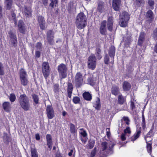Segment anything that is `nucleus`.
I'll return each instance as SVG.
<instances>
[{
  "mask_svg": "<svg viewBox=\"0 0 157 157\" xmlns=\"http://www.w3.org/2000/svg\"><path fill=\"white\" fill-rule=\"evenodd\" d=\"M141 134V131L140 130H137L136 132L131 137V140L132 141L135 140L138 138L140 136Z\"/></svg>",
  "mask_w": 157,
  "mask_h": 157,
  "instance_id": "b1692460",
  "label": "nucleus"
},
{
  "mask_svg": "<svg viewBox=\"0 0 157 157\" xmlns=\"http://www.w3.org/2000/svg\"><path fill=\"white\" fill-rule=\"evenodd\" d=\"M123 119L125 122V123L129 125V124L130 121L128 117H123Z\"/></svg>",
  "mask_w": 157,
  "mask_h": 157,
  "instance_id": "49530a36",
  "label": "nucleus"
},
{
  "mask_svg": "<svg viewBox=\"0 0 157 157\" xmlns=\"http://www.w3.org/2000/svg\"><path fill=\"white\" fill-rule=\"evenodd\" d=\"M145 37V34L144 32H141L139 36V39L144 41Z\"/></svg>",
  "mask_w": 157,
  "mask_h": 157,
  "instance_id": "3c124183",
  "label": "nucleus"
},
{
  "mask_svg": "<svg viewBox=\"0 0 157 157\" xmlns=\"http://www.w3.org/2000/svg\"><path fill=\"white\" fill-rule=\"evenodd\" d=\"M113 18L112 17H109L108 19L107 24H113Z\"/></svg>",
  "mask_w": 157,
  "mask_h": 157,
  "instance_id": "603ef678",
  "label": "nucleus"
},
{
  "mask_svg": "<svg viewBox=\"0 0 157 157\" xmlns=\"http://www.w3.org/2000/svg\"><path fill=\"white\" fill-rule=\"evenodd\" d=\"M121 0H113L112 7L115 11H118L120 8Z\"/></svg>",
  "mask_w": 157,
  "mask_h": 157,
  "instance_id": "ddd939ff",
  "label": "nucleus"
},
{
  "mask_svg": "<svg viewBox=\"0 0 157 157\" xmlns=\"http://www.w3.org/2000/svg\"><path fill=\"white\" fill-rule=\"evenodd\" d=\"M57 3V0H51V2L49 4V6L53 8L54 6H56Z\"/></svg>",
  "mask_w": 157,
  "mask_h": 157,
  "instance_id": "58836bf2",
  "label": "nucleus"
},
{
  "mask_svg": "<svg viewBox=\"0 0 157 157\" xmlns=\"http://www.w3.org/2000/svg\"><path fill=\"white\" fill-rule=\"evenodd\" d=\"M128 21L120 19L119 24L121 26L123 27H125L127 25V22Z\"/></svg>",
  "mask_w": 157,
  "mask_h": 157,
  "instance_id": "2f4dec72",
  "label": "nucleus"
},
{
  "mask_svg": "<svg viewBox=\"0 0 157 157\" xmlns=\"http://www.w3.org/2000/svg\"><path fill=\"white\" fill-rule=\"evenodd\" d=\"M83 80L82 74L78 72L75 75V83L76 87H80L83 83Z\"/></svg>",
  "mask_w": 157,
  "mask_h": 157,
  "instance_id": "423d86ee",
  "label": "nucleus"
},
{
  "mask_svg": "<svg viewBox=\"0 0 157 157\" xmlns=\"http://www.w3.org/2000/svg\"><path fill=\"white\" fill-rule=\"evenodd\" d=\"M19 102L21 106L25 111L29 110L30 105L29 98L25 94H21L19 98Z\"/></svg>",
  "mask_w": 157,
  "mask_h": 157,
  "instance_id": "f03ea898",
  "label": "nucleus"
},
{
  "mask_svg": "<svg viewBox=\"0 0 157 157\" xmlns=\"http://www.w3.org/2000/svg\"><path fill=\"white\" fill-rule=\"evenodd\" d=\"M8 35L13 46L14 47H16L17 45V37L15 33L10 30L8 32Z\"/></svg>",
  "mask_w": 157,
  "mask_h": 157,
  "instance_id": "1a4fd4ad",
  "label": "nucleus"
},
{
  "mask_svg": "<svg viewBox=\"0 0 157 157\" xmlns=\"http://www.w3.org/2000/svg\"><path fill=\"white\" fill-rule=\"evenodd\" d=\"M131 87L130 84L127 81H124L123 84V88L124 91H127L130 90Z\"/></svg>",
  "mask_w": 157,
  "mask_h": 157,
  "instance_id": "6ab92c4d",
  "label": "nucleus"
},
{
  "mask_svg": "<svg viewBox=\"0 0 157 157\" xmlns=\"http://www.w3.org/2000/svg\"><path fill=\"white\" fill-rule=\"evenodd\" d=\"M125 135L126 134L124 133H123L122 134L121 136V139L122 140L124 141L126 139Z\"/></svg>",
  "mask_w": 157,
  "mask_h": 157,
  "instance_id": "0e129e2a",
  "label": "nucleus"
},
{
  "mask_svg": "<svg viewBox=\"0 0 157 157\" xmlns=\"http://www.w3.org/2000/svg\"><path fill=\"white\" fill-rule=\"evenodd\" d=\"M111 93L115 95H118L119 92V87L116 86H113L111 90Z\"/></svg>",
  "mask_w": 157,
  "mask_h": 157,
  "instance_id": "f3484780",
  "label": "nucleus"
},
{
  "mask_svg": "<svg viewBox=\"0 0 157 157\" xmlns=\"http://www.w3.org/2000/svg\"><path fill=\"white\" fill-rule=\"evenodd\" d=\"M153 36L154 37H157V28L155 29L153 32Z\"/></svg>",
  "mask_w": 157,
  "mask_h": 157,
  "instance_id": "338daca9",
  "label": "nucleus"
},
{
  "mask_svg": "<svg viewBox=\"0 0 157 157\" xmlns=\"http://www.w3.org/2000/svg\"><path fill=\"white\" fill-rule=\"evenodd\" d=\"M54 32L52 30L48 31L47 33V37L48 42L51 44H52L54 42Z\"/></svg>",
  "mask_w": 157,
  "mask_h": 157,
  "instance_id": "9b49d317",
  "label": "nucleus"
},
{
  "mask_svg": "<svg viewBox=\"0 0 157 157\" xmlns=\"http://www.w3.org/2000/svg\"><path fill=\"white\" fill-rule=\"evenodd\" d=\"M87 82L88 84L91 85H94V83L93 82L92 79L91 78H88L87 79Z\"/></svg>",
  "mask_w": 157,
  "mask_h": 157,
  "instance_id": "4d7b16f0",
  "label": "nucleus"
},
{
  "mask_svg": "<svg viewBox=\"0 0 157 157\" xmlns=\"http://www.w3.org/2000/svg\"><path fill=\"white\" fill-rule=\"evenodd\" d=\"M81 141L84 144H85L86 143V142L87 141V139H86V137H81Z\"/></svg>",
  "mask_w": 157,
  "mask_h": 157,
  "instance_id": "680f3d73",
  "label": "nucleus"
},
{
  "mask_svg": "<svg viewBox=\"0 0 157 157\" xmlns=\"http://www.w3.org/2000/svg\"><path fill=\"white\" fill-rule=\"evenodd\" d=\"M94 107L95 109L98 110L100 109L101 107L100 101L99 98H97V100L96 103L94 104Z\"/></svg>",
  "mask_w": 157,
  "mask_h": 157,
  "instance_id": "c756f323",
  "label": "nucleus"
},
{
  "mask_svg": "<svg viewBox=\"0 0 157 157\" xmlns=\"http://www.w3.org/2000/svg\"><path fill=\"white\" fill-rule=\"evenodd\" d=\"M86 16L82 12L79 13L76 17L75 21L77 27L79 29H83L86 25Z\"/></svg>",
  "mask_w": 157,
  "mask_h": 157,
  "instance_id": "f257e3e1",
  "label": "nucleus"
},
{
  "mask_svg": "<svg viewBox=\"0 0 157 157\" xmlns=\"http://www.w3.org/2000/svg\"><path fill=\"white\" fill-rule=\"evenodd\" d=\"M47 141L52 140L51 135L50 134H48L46 136Z\"/></svg>",
  "mask_w": 157,
  "mask_h": 157,
  "instance_id": "bf43d9fd",
  "label": "nucleus"
},
{
  "mask_svg": "<svg viewBox=\"0 0 157 157\" xmlns=\"http://www.w3.org/2000/svg\"><path fill=\"white\" fill-rule=\"evenodd\" d=\"M32 96L35 103L36 104H38L39 101L38 96L35 94H33L32 95Z\"/></svg>",
  "mask_w": 157,
  "mask_h": 157,
  "instance_id": "c9c22d12",
  "label": "nucleus"
},
{
  "mask_svg": "<svg viewBox=\"0 0 157 157\" xmlns=\"http://www.w3.org/2000/svg\"><path fill=\"white\" fill-rule=\"evenodd\" d=\"M75 150L74 149L71 150L68 153L69 156H71L73 155H74L75 154Z\"/></svg>",
  "mask_w": 157,
  "mask_h": 157,
  "instance_id": "6e6d98bb",
  "label": "nucleus"
},
{
  "mask_svg": "<svg viewBox=\"0 0 157 157\" xmlns=\"http://www.w3.org/2000/svg\"><path fill=\"white\" fill-rule=\"evenodd\" d=\"M109 54L110 57L112 58V60L110 62L112 64L114 63V57L115 54V48L113 46H111L109 48Z\"/></svg>",
  "mask_w": 157,
  "mask_h": 157,
  "instance_id": "2eb2a0df",
  "label": "nucleus"
},
{
  "mask_svg": "<svg viewBox=\"0 0 157 157\" xmlns=\"http://www.w3.org/2000/svg\"><path fill=\"white\" fill-rule=\"evenodd\" d=\"M37 21L39 24L45 22L44 17L41 16H38L37 17Z\"/></svg>",
  "mask_w": 157,
  "mask_h": 157,
  "instance_id": "e433bc0d",
  "label": "nucleus"
},
{
  "mask_svg": "<svg viewBox=\"0 0 157 157\" xmlns=\"http://www.w3.org/2000/svg\"><path fill=\"white\" fill-rule=\"evenodd\" d=\"M96 147H95L93 150L91 152L90 156L91 157H94L96 153Z\"/></svg>",
  "mask_w": 157,
  "mask_h": 157,
  "instance_id": "5fc2aeb1",
  "label": "nucleus"
},
{
  "mask_svg": "<svg viewBox=\"0 0 157 157\" xmlns=\"http://www.w3.org/2000/svg\"><path fill=\"white\" fill-rule=\"evenodd\" d=\"M83 98L86 100L90 101L92 99V95L88 92H85L82 94Z\"/></svg>",
  "mask_w": 157,
  "mask_h": 157,
  "instance_id": "5701e85b",
  "label": "nucleus"
},
{
  "mask_svg": "<svg viewBox=\"0 0 157 157\" xmlns=\"http://www.w3.org/2000/svg\"><path fill=\"white\" fill-rule=\"evenodd\" d=\"M145 139L147 144V143H148L149 142L151 141L152 140V139L150 137L148 136H146L145 137Z\"/></svg>",
  "mask_w": 157,
  "mask_h": 157,
  "instance_id": "864d4df0",
  "label": "nucleus"
},
{
  "mask_svg": "<svg viewBox=\"0 0 157 157\" xmlns=\"http://www.w3.org/2000/svg\"><path fill=\"white\" fill-rule=\"evenodd\" d=\"M113 24H107L108 29L110 31H111L113 29Z\"/></svg>",
  "mask_w": 157,
  "mask_h": 157,
  "instance_id": "052dcab7",
  "label": "nucleus"
},
{
  "mask_svg": "<svg viewBox=\"0 0 157 157\" xmlns=\"http://www.w3.org/2000/svg\"><path fill=\"white\" fill-rule=\"evenodd\" d=\"M23 13L26 17H31L32 11L31 7L25 6L23 10Z\"/></svg>",
  "mask_w": 157,
  "mask_h": 157,
  "instance_id": "4468645a",
  "label": "nucleus"
},
{
  "mask_svg": "<svg viewBox=\"0 0 157 157\" xmlns=\"http://www.w3.org/2000/svg\"><path fill=\"white\" fill-rule=\"evenodd\" d=\"M67 70L66 65L63 63H61L58 66V71L61 79H62L66 77Z\"/></svg>",
  "mask_w": 157,
  "mask_h": 157,
  "instance_id": "7ed1b4c3",
  "label": "nucleus"
},
{
  "mask_svg": "<svg viewBox=\"0 0 157 157\" xmlns=\"http://www.w3.org/2000/svg\"><path fill=\"white\" fill-rule=\"evenodd\" d=\"M94 141H90L88 143V147L90 149L92 148L94 146Z\"/></svg>",
  "mask_w": 157,
  "mask_h": 157,
  "instance_id": "09e8293b",
  "label": "nucleus"
},
{
  "mask_svg": "<svg viewBox=\"0 0 157 157\" xmlns=\"http://www.w3.org/2000/svg\"><path fill=\"white\" fill-rule=\"evenodd\" d=\"M79 130L81 131V132H80L81 135L84 137H86L87 135V134L86 131L83 129V128H80Z\"/></svg>",
  "mask_w": 157,
  "mask_h": 157,
  "instance_id": "79ce46f5",
  "label": "nucleus"
},
{
  "mask_svg": "<svg viewBox=\"0 0 157 157\" xmlns=\"http://www.w3.org/2000/svg\"><path fill=\"white\" fill-rule=\"evenodd\" d=\"M143 40L139 39L138 41V45L139 46H141L143 44Z\"/></svg>",
  "mask_w": 157,
  "mask_h": 157,
  "instance_id": "774afa93",
  "label": "nucleus"
},
{
  "mask_svg": "<svg viewBox=\"0 0 157 157\" xmlns=\"http://www.w3.org/2000/svg\"><path fill=\"white\" fill-rule=\"evenodd\" d=\"M2 106L4 110L6 112H10L11 110V105L9 102H5L3 103Z\"/></svg>",
  "mask_w": 157,
  "mask_h": 157,
  "instance_id": "dca6fc26",
  "label": "nucleus"
},
{
  "mask_svg": "<svg viewBox=\"0 0 157 157\" xmlns=\"http://www.w3.org/2000/svg\"><path fill=\"white\" fill-rule=\"evenodd\" d=\"M130 107L131 109L133 110L135 108V106L134 104V103L132 101H131L130 103Z\"/></svg>",
  "mask_w": 157,
  "mask_h": 157,
  "instance_id": "e2e57ef3",
  "label": "nucleus"
},
{
  "mask_svg": "<svg viewBox=\"0 0 157 157\" xmlns=\"http://www.w3.org/2000/svg\"><path fill=\"white\" fill-rule=\"evenodd\" d=\"M54 91L55 92L58 91L59 90V86L58 84H56L54 86Z\"/></svg>",
  "mask_w": 157,
  "mask_h": 157,
  "instance_id": "13d9d810",
  "label": "nucleus"
},
{
  "mask_svg": "<svg viewBox=\"0 0 157 157\" xmlns=\"http://www.w3.org/2000/svg\"><path fill=\"white\" fill-rule=\"evenodd\" d=\"M31 157H38L37 152L35 147H31Z\"/></svg>",
  "mask_w": 157,
  "mask_h": 157,
  "instance_id": "4be33fe9",
  "label": "nucleus"
},
{
  "mask_svg": "<svg viewBox=\"0 0 157 157\" xmlns=\"http://www.w3.org/2000/svg\"><path fill=\"white\" fill-rule=\"evenodd\" d=\"M109 59L108 55L106 54L105 55L104 57V63L106 64H108L109 63Z\"/></svg>",
  "mask_w": 157,
  "mask_h": 157,
  "instance_id": "8fccbe9b",
  "label": "nucleus"
},
{
  "mask_svg": "<svg viewBox=\"0 0 157 157\" xmlns=\"http://www.w3.org/2000/svg\"><path fill=\"white\" fill-rule=\"evenodd\" d=\"M70 130L72 134L75 133L76 132L75 125L73 124H70Z\"/></svg>",
  "mask_w": 157,
  "mask_h": 157,
  "instance_id": "473e14b6",
  "label": "nucleus"
},
{
  "mask_svg": "<svg viewBox=\"0 0 157 157\" xmlns=\"http://www.w3.org/2000/svg\"><path fill=\"white\" fill-rule=\"evenodd\" d=\"M47 117L49 119L53 118L55 116L54 110L52 105H48L46 108Z\"/></svg>",
  "mask_w": 157,
  "mask_h": 157,
  "instance_id": "6e6552de",
  "label": "nucleus"
},
{
  "mask_svg": "<svg viewBox=\"0 0 157 157\" xmlns=\"http://www.w3.org/2000/svg\"><path fill=\"white\" fill-rule=\"evenodd\" d=\"M115 144L114 143L111 144H108L106 142H103L101 144V149L102 151H105L107 152L111 151L113 148Z\"/></svg>",
  "mask_w": 157,
  "mask_h": 157,
  "instance_id": "0eeeda50",
  "label": "nucleus"
},
{
  "mask_svg": "<svg viewBox=\"0 0 157 157\" xmlns=\"http://www.w3.org/2000/svg\"><path fill=\"white\" fill-rule=\"evenodd\" d=\"M19 32L23 34H25L26 31V28L23 22L21 20L19 21L18 25Z\"/></svg>",
  "mask_w": 157,
  "mask_h": 157,
  "instance_id": "9d476101",
  "label": "nucleus"
},
{
  "mask_svg": "<svg viewBox=\"0 0 157 157\" xmlns=\"http://www.w3.org/2000/svg\"><path fill=\"white\" fill-rule=\"evenodd\" d=\"M45 22L39 24L40 29L42 30H45Z\"/></svg>",
  "mask_w": 157,
  "mask_h": 157,
  "instance_id": "a18cd8bd",
  "label": "nucleus"
},
{
  "mask_svg": "<svg viewBox=\"0 0 157 157\" xmlns=\"http://www.w3.org/2000/svg\"><path fill=\"white\" fill-rule=\"evenodd\" d=\"M136 2L138 6H140L141 4H144V0H136Z\"/></svg>",
  "mask_w": 157,
  "mask_h": 157,
  "instance_id": "c03bdc74",
  "label": "nucleus"
},
{
  "mask_svg": "<svg viewBox=\"0 0 157 157\" xmlns=\"http://www.w3.org/2000/svg\"><path fill=\"white\" fill-rule=\"evenodd\" d=\"M42 71L44 77L47 78L50 74V67L48 62H44L43 63Z\"/></svg>",
  "mask_w": 157,
  "mask_h": 157,
  "instance_id": "39448f33",
  "label": "nucleus"
},
{
  "mask_svg": "<svg viewBox=\"0 0 157 157\" xmlns=\"http://www.w3.org/2000/svg\"><path fill=\"white\" fill-rule=\"evenodd\" d=\"M131 132L130 128L129 127H127L126 129L124 130V133L125 134H130Z\"/></svg>",
  "mask_w": 157,
  "mask_h": 157,
  "instance_id": "37998d69",
  "label": "nucleus"
},
{
  "mask_svg": "<svg viewBox=\"0 0 157 157\" xmlns=\"http://www.w3.org/2000/svg\"><path fill=\"white\" fill-rule=\"evenodd\" d=\"M20 80L21 84L24 86H27L29 82L27 78H20Z\"/></svg>",
  "mask_w": 157,
  "mask_h": 157,
  "instance_id": "7c9ffc66",
  "label": "nucleus"
},
{
  "mask_svg": "<svg viewBox=\"0 0 157 157\" xmlns=\"http://www.w3.org/2000/svg\"><path fill=\"white\" fill-rule=\"evenodd\" d=\"M95 54L97 57L98 59H101L102 57V56L101 55V50L99 48H96L95 50Z\"/></svg>",
  "mask_w": 157,
  "mask_h": 157,
  "instance_id": "cd10ccee",
  "label": "nucleus"
},
{
  "mask_svg": "<svg viewBox=\"0 0 157 157\" xmlns=\"http://www.w3.org/2000/svg\"><path fill=\"white\" fill-rule=\"evenodd\" d=\"M151 144V143H147L146 146L147 152L150 154H151L152 152V147Z\"/></svg>",
  "mask_w": 157,
  "mask_h": 157,
  "instance_id": "f704fd0d",
  "label": "nucleus"
},
{
  "mask_svg": "<svg viewBox=\"0 0 157 157\" xmlns=\"http://www.w3.org/2000/svg\"><path fill=\"white\" fill-rule=\"evenodd\" d=\"M106 21H103L101 23L100 28V32L101 34L105 35L106 34L107 32L106 29Z\"/></svg>",
  "mask_w": 157,
  "mask_h": 157,
  "instance_id": "f8f14e48",
  "label": "nucleus"
},
{
  "mask_svg": "<svg viewBox=\"0 0 157 157\" xmlns=\"http://www.w3.org/2000/svg\"><path fill=\"white\" fill-rule=\"evenodd\" d=\"M96 59L94 54H91L88 58L87 65L88 68L91 70H94L96 67Z\"/></svg>",
  "mask_w": 157,
  "mask_h": 157,
  "instance_id": "20e7f679",
  "label": "nucleus"
},
{
  "mask_svg": "<svg viewBox=\"0 0 157 157\" xmlns=\"http://www.w3.org/2000/svg\"><path fill=\"white\" fill-rule=\"evenodd\" d=\"M5 3L6 9L10 10L12 5V0H5Z\"/></svg>",
  "mask_w": 157,
  "mask_h": 157,
  "instance_id": "a878e982",
  "label": "nucleus"
},
{
  "mask_svg": "<svg viewBox=\"0 0 157 157\" xmlns=\"http://www.w3.org/2000/svg\"><path fill=\"white\" fill-rule=\"evenodd\" d=\"M120 19L128 21L129 19V15L128 13L123 12L122 14L120 15Z\"/></svg>",
  "mask_w": 157,
  "mask_h": 157,
  "instance_id": "a211bd4d",
  "label": "nucleus"
},
{
  "mask_svg": "<svg viewBox=\"0 0 157 157\" xmlns=\"http://www.w3.org/2000/svg\"><path fill=\"white\" fill-rule=\"evenodd\" d=\"M9 99L11 102H14L16 99L15 95L14 94H10Z\"/></svg>",
  "mask_w": 157,
  "mask_h": 157,
  "instance_id": "ea45409f",
  "label": "nucleus"
},
{
  "mask_svg": "<svg viewBox=\"0 0 157 157\" xmlns=\"http://www.w3.org/2000/svg\"><path fill=\"white\" fill-rule=\"evenodd\" d=\"M47 145H48V148L51 150L52 148V140L47 141Z\"/></svg>",
  "mask_w": 157,
  "mask_h": 157,
  "instance_id": "de8ad7c7",
  "label": "nucleus"
},
{
  "mask_svg": "<svg viewBox=\"0 0 157 157\" xmlns=\"http://www.w3.org/2000/svg\"><path fill=\"white\" fill-rule=\"evenodd\" d=\"M153 12L151 10H148L147 12V17L149 18L148 22L150 23L152 21L153 17Z\"/></svg>",
  "mask_w": 157,
  "mask_h": 157,
  "instance_id": "393cba45",
  "label": "nucleus"
},
{
  "mask_svg": "<svg viewBox=\"0 0 157 157\" xmlns=\"http://www.w3.org/2000/svg\"><path fill=\"white\" fill-rule=\"evenodd\" d=\"M10 20L12 22H14L15 24L17 23V21L16 17V15L13 12H11V15L9 17Z\"/></svg>",
  "mask_w": 157,
  "mask_h": 157,
  "instance_id": "bb28decb",
  "label": "nucleus"
},
{
  "mask_svg": "<svg viewBox=\"0 0 157 157\" xmlns=\"http://www.w3.org/2000/svg\"><path fill=\"white\" fill-rule=\"evenodd\" d=\"M98 9L100 12H102L104 10V2L102 1H99L98 2Z\"/></svg>",
  "mask_w": 157,
  "mask_h": 157,
  "instance_id": "aec40b11",
  "label": "nucleus"
},
{
  "mask_svg": "<svg viewBox=\"0 0 157 157\" xmlns=\"http://www.w3.org/2000/svg\"><path fill=\"white\" fill-rule=\"evenodd\" d=\"M42 44L38 42L36 44V47L38 49H40L42 47Z\"/></svg>",
  "mask_w": 157,
  "mask_h": 157,
  "instance_id": "69168bd1",
  "label": "nucleus"
},
{
  "mask_svg": "<svg viewBox=\"0 0 157 157\" xmlns=\"http://www.w3.org/2000/svg\"><path fill=\"white\" fill-rule=\"evenodd\" d=\"M73 89V85L71 83H68V84L67 92L68 96L69 98H71Z\"/></svg>",
  "mask_w": 157,
  "mask_h": 157,
  "instance_id": "412c9836",
  "label": "nucleus"
},
{
  "mask_svg": "<svg viewBox=\"0 0 157 157\" xmlns=\"http://www.w3.org/2000/svg\"><path fill=\"white\" fill-rule=\"evenodd\" d=\"M80 101V98L78 97H75L73 98V101L75 104L79 103Z\"/></svg>",
  "mask_w": 157,
  "mask_h": 157,
  "instance_id": "a19ab883",
  "label": "nucleus"
},
{
  "mask_svg": "<svg viewBox=\"0 0 157 157\" xmlns=\"http://www.w3.org/2000/svg\"><path fill=\"white\" fill-rule=\"evenodd\" d=\"M20 78H26L27 77V75L26 71L23 69H21L20 70Z\"/></svg>",
  "mask_w": 157,
  "mask_h": 157,
  "instance_id": "c85d7f7f",
  "label": "nucleus"
},
{
  "mask_svg": "<svg viewBox=\"0 0 157 157\" xmlns=\"http://www.w3.org/2000/svg\"><path fill=\"white\" fill-rule=\"evenodd\" d=\"M125 101V99L122 95H120L118 96V101L120 104L121 105L123 104Z\"/></svg>",
  "mask_w": 157,
  "mask_h": 157,
  "instance_id": "72a5a7b5",
  "label": "nucleus"
},
{
  "mask_svg": "<svg viewBox=\"0 0 157 157\" xmlns=\"http://www.w3.org/2000/svg\"><path fill=\"white\" fill-rule=\"evenodd\" d=\"M147 3L150 8L151 9H153L155 4L154 1L153 0H148Z\"/></svg>",
  "mask_w": 157,
  "mask_h": 157,
  "instance_id": "4c0bfd02",
  "label": "nucleus"
}]
</instances>
